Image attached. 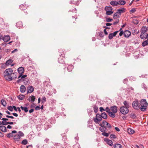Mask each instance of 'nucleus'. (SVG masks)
Returning <instances> with one entry per match:
<instances>
[{
    "instance_id": "nucleus-17",
    "label": "nucleus",
    "mask_w": 148,
    "mask_h": 148,
    "mask_svg": "<svg viewBox=\"0 0 148 148\" xmlns=\"http://www.w3.org/2000/svg\"><path fill=\"white\" fill-rule=\"evenodd\" d=\"M121 15L120 14L119 12L117 11L114 14L113 16V18H119Z\"/></svg>"
},
{
    "instance_id": "nucleus-21",
    "label": "nucleus",
    "mask_w": 148,
    "mask_h": 148,
    "mask_svg": "<svg viewBox=\"0 0 148 148\" xmlns=\"http://www.w3.org/2000/svg\"><path fill=\"white\" fill-rule=\"evenodd\" d=\"M126 9L124 8H122L118 9L117 11L121 15V13H123L125 12Z\"/></svg>"
},
{
    "instance_id": "nucleus-59",
    "label": "nucleus",
    "mask_w": 148,
    "mask_h": 148,
    "mask_svg": "<svg viewBox=\"0 0 148 148\" xmlns=\"http://www.w3.org/2000/svg\"><path fill=\"white\" fill-rule=\"evenodd\" d=\"M100 111L101 112H103L105 110V109L102 107H101L99 108Z\"/></svg>"
},
{
    "instance_id": "nucleus-18",
    "label": "nucleus",
    "mask_w": 148,
    "mask_h": 148,
    "mask_svg": "<svg viewBox=\"0 0 148 148\" xmlns=\"http://www.w3.org/2000/svg\"><path fill=\"white\" fill-rule=\"evenodd\" d=\"M99 130L101 132L103 133L104 132H106L107 130V129L106 128V127L105 126H101V127H99Z\"/></svg>"
},
{
    "instance_id": "nucleus-51",
    "label": "nucleus",
    "mask_w": 148,
    "mask_h": 148,
    "mask_svg": "<svg viewBox=\"0 0 148 148\" xmlns=\"http://www.w3.org/2000/svg\"><path fill=\"white\" fill-rule=\"evenodd\" d=\"M110 109L108 107H107L105 109V111L108 113L110 112Z\"/></svg>"
},
{
    "instance_id": "nucleus-7",
    "label": "nucleus",
    "mask_w": 148,
    "mask_h": 148,
    "mask_svg": "<svg viewBox=\"0 0 148 148\" xmlns=\"http://www.w3.org/2000/svg\"><path fill=\"white\" fill-rule=\"evenodd\" d=\"M105 10L106 11V14L107 15H110L112 14L113 12L112 11H110L109 10H112V8L111 7H106L105 8Z\"/></svg>"
},
{
    "instance_id": "nucleus-49",
    "label": "nucleus",
    "mask_w": 148,
    "mask_h": 148,
    "mask_svg": "<svg viewBox=\"0 0 148 148\" xmlns=\"http://www.w3.org/2000/svg\"><path fill=\"white\" fill-rule=\"evenodd\" d=\"M109 134L105 132H104L102 133V135L104 136L108 137L109 136Z\"/></svg>"
},
{
    "instance_id": "nucleus-36",
    "label": "nucleus",
    "mask_w": 148,
    "mask_h": 148,
    "mask_svg": "<svg viewBox=\"0 0 148 148\" xmlns=\"http://www.w3.org/2000/svg\"><path fill=\"white\" fill-rule=\"evenodd\" d=\"M115 113L113 112H110L108 113V114L112 118H114L115 116Z\"/></svg>"
},
{
    "instance_id": "nucleus-29",
    "label": "nucleus",
    "mask_w": 148,
    "mask_h": 148,
    "mask_svg": "<svg viewBox=\"0 0 148 148\" xmlns=\"http://www.w3.org/2000/svg\"><path fill=\"white\" fill-rule=\"evenodd\" d=\"M123 104L124 105V107L129 108H130V106L129 103L127 102L126 101H125L123 102Z\"/></svg>"
},
{
    "instance_id": "nucleus-4",
    "label": "nucleus",
    "mask_w": 148,
    "mask_h": 148,
    "mask_svg": "<svg viewBox=\"0 0 148 148\" xmlns=\"http://www.w3.org/2000/svg\"><path fill=\"white\" fill-rule=\"evenodd\" d=\"M140 104L137 99H136L133 101L132 103L133 108L136 110H138L140 108Z\"/></svg>"
},
{
    "instance_id": "nucleus-32",
    "label": "nucleus",
    "mask_w": 148,
    "mask_h": 148,
    "mask_svg": "<svg viewBox=\"0 0 148 148\" xmlns=\"http://www.w3.org/2000/svg\"><path fill=\"white\" fill-rule=\"evenodd\" d=\"M128 133L129 134H133L134 132V131L131 128H128L127 130Z\"/></svg>"
},
{
    "instance_id": "nucleus-12",
    "label": "nucleus",
    "mask_w": 148,
    "mask_h": 148,
    "mask_svg": "<svg viewBox=\"0 0 148 148\" xmlns=\"http://www.w3.org/2000/svg\"><path fill=\"white\" fill-rule=\"evenodd\" d=\"M10 39V37L9 35L4 36L3 37V40L5 42L9 41Z\"/></svg>"
},
{
    "instance_id": "nucleus-11",
    "label": "nucleus",
    "mask_w": 148,
    "mask_h": 148,
    "mask_svg": "<svg viewBox=\"0 0 148 148\" xmlns=\"http://www.w3.org/2000/svg\"><path fill=\"white\" fill-rule=\"evenodd\" d=\"M131 33L130 31L125 30L124 32V36L125 37L128 38L131 35Z\"/></svg>"
},
{
    "instance_id": "nucleus-26",
    "label": "nucleus",
    "mask_w": 148,
    "mask_h": 148,
    "mask_svg": "<svg viewBox=\"0 0 148 148\" xmlns=\"http://www.w3.org/2000/svg\"><path fill=\"white\" fill-rule=\"evenodd\" d=\"M59 53L60 56H63L64 55L63 50L62 49H59Z\"/></svg>"
},
{
    "instance_id": "nucleus-40",
    "label": "nucleus",
    "mask_w": 148,
    "mask_h": 148,
    "mask_svg": "<svg viewBox=\"0 0 148 148\" xmlns=\"http://www.w3.org/2000/svg\"><path fill=\"white\" fill-rule=\"evenodd\" d=\"M130 117L133 119H135L136 117V116L135 114L131 113L130 115Z\"/></svg>"
},
{
    "instance_id": "nucleus-43",
    "label": "nucleus",
    "mask_w": 148,
    "mask_h": 148,
    "mask_svg": "<svg viewBox=\"0 0 148 148\" xmlns=\"http://www.w3.org/2000/svg\"><path fill=\"white\" fill-rule=\"evenodd\" d=\"M27 143V140L26 139H24L21 142V144L23 145H26Z\"/></svg>"
},
{
    "instance_id": "nucleus-19",
    "label": "nucleus",
    "mask_w": 148,
    "mask_h": 148,
    "mask_svg": "<svg viewBox=\"0 0 148 148\" xmlns=\"http://www.w3.org/2000/svg\"><path fill=\"white\" fill-rule=\"evenodd\" d=\"M26 89L25 86L23 85H22L20 87V91L22 93H23L25 91Z\"/></svg>"
},
{
    "instance_id": "nucleus-50",
    "label": "nucleus",
    "mask_w": 148,
    "mask_h": 148,
    "mask_svg": "<svg viewBox=\"0 0 148 148\" xmlns=\"http://www.w3.org/2000/svg\"><path fill=\"white\" fill-rule=\"evenodd\" d=\"M13 136V135L12 133H8L7 135V137L8 138H10Z\"/></svg>"
},
{
    "instance_id": "nucleus-41",
    "label": "nucleus",
    "mask_w": 148,
    "mask_h": 148,
    "mask_svg": "<svg viewBox=\"0 0 148 148\" xmlns=\"http://www.w3.org/2000/svg\"><path fill=\"white\" fill-rule=\"evenodd\" d=\"M18 135L20 136V138L21 137L23 136L24 135L23 132L20 131L18 132Z\"/></svg>"
},
{
    "instance_id": "nucleus-2",
    "label": "nucleus",
    "mask_w": 148,
    "mask_h": 148,
    "mask_svg": "<svg viewBox=\"0 0 148 148\" xmlns=\"http://www.w3.org/2000/svg\"><path fill=\"white\" fill-rule=\"evenodd\" d=\"M141 34L140 37L142 39L148 40V26H143L141 29Z\"/></svg>"
},
{
    "instance_id": "nucleus-10",
    "label": "nucleus",
    "mask_w": 148,
    "mask_h": 148,
    "mask_svg": "<svg viewBox=\"0 0 148 148\" xmlns=\"http://www.w3.org/2000/svg\"><path fill=\"white\" fill-rule=\"evenodd\" d=\"M36 99L34 95H32L29 97L27 100L29 102L31 103H33Z\"/></svg>"
},
{
    "instance_id": "nucleus-64",
    "label": "nucleus",
    "mask_w": 148,
    "mask_h": 148,
    "mask_svg": "<svg viewBox=\"0 0 148 148\" xmlns=\"http://www.w3.org/2000/svg\"><path fill=\"white\" fill-rule=\"evenodd\" d=\"M40 107L39 106H36L35 108V109L36 110H40Z\"/></svg>"
},
{
    "instance_id": "nucleus-5",
    "label": "nucleus",
    "mask_w": 148,
    "mask_h": 148,
    "mask_svg": "<svg viewBox=\"0 0 148 148\" xmlns=\"http://www.w3.org/2000/svg\"><path fill=\"white\" fill-rule=\"evenodd\" d=\"M93 119L94 121L96 124H99V123L102 120L101 114H97L96 117H93Z\"/></svg>"
},
{
    "instance_id": "nucleus-56",
    "label": "nucleus",
    "mask_w": 148,
    "mask_h": 148,
    "mask_svg": "<svg viewBox=\"0 0 148 148\" xmlns=\"http://www.w3.org/2000/svg\"><path fill=\"white\" fill-rule=\"evenodd\" d=\"M136 11V10L134 8H132L130 11V13H133Z\"/></svg>"
},
{
    "instance_id": "nucleus-20",
    "label": "nucleus",
    "mask_w": 148,
    "mask_h": 148,
    "mask_svg": "<svg viewBox=\"0 0 148 148\" xmlns=\"http://www.w3.org/2000/svg\"><path fill=\"white\" fill-rule=\"evenodd\" d=\"M16 26L18 28H21L23 26L22 22L21 21H18L16 23Z\"/></svg>"
},
{
    "instance_id": "nucleus-9",
    "label": "nucleus",
    "mask_w": 148,
    "mask_h": 148,
    "mask_svg": "<svg viewBox=\"0 0 148 148\" xmlns=\"http://www.w3.org/2000/svg\"><path fill=\"white\" fill-rule=\"evenodd\" d=\"M65 58L63 56H60V57L58 58V62L61 64H63L65 62Z\"/></svg>"
},
{
    "instance_id": "nucleus-45",
    "label": "nucleus",
    "mask_w": 148,
    "mask_h": 148,
    "mask_svg": "<svg viewBox=\"0 0 148 148\" xmlns=\"http://www.w3.org/2000/svg\"><path fill=\"white\" fill-rule=\"evenodd\" d=\"M46 99L45 97L43 96L42 98L41 102L42 103H44L46 101Z\"/></svg>"
},
{
    "instance_id": "nucleus-31",
    "label": "nucleus",
    "mask_w": 148,
    "mask_h": 148,
    "mask_svg": "<svg viewBox=\"0 0 148 148\" xmlns=\"http://www.w3.org/2000/svg\"><path fill=\"white\" fill-rule=\"evenodd\" d=\"M20 100H22L25 97V95H20L17 97Z\"/></svg>"
},
{
    "instance_id": "nucleus-3",
    "label": "nucleus",
    "mask_w": 148,
    "mask_h": 148,
    "mask_svg": "<svg viewBox=\"0 0 148 148\" xmlns=\"http://www.w3.org/2000/svg\"><path fill=\"white\" fill-rule=\"evenodd\" d=\"M140 105L141 106L140 110L142 111H145L147 109L148 103L146 99H142L140 101Z\"/></svg>"
},
{
    "instance_id": "nucleus-39",
    "label": "nucleus",
    "mask_w": 148,
    "mask_h": 148,
    "mask_svg": "<svg viewBox=\"0 0 148 148\" xmlns=\"http://www.w3.org/2000/svg\"><path fill=\"white\" fill-rule=\"evenodd\" d=\"M37 73L36 71H34L31 74V76L33 77H36L37 76Z\"/></svg>"
},
{
    "instance_id": "nucleus-63",
    "label": "nucleus",
    "mask_w": 148,
    "mask_h": 148,
    "mask_svg": "<svg viewBox=\"0 0 148 148\" xmlns=\"http://www.w3.org/2000/svg\"><path fill=\"white\" fill-rule=\"evenodd\" d=\"M119 22V21L118 20L117 21H116L114 22L113 23V25H115L116 24H117Z\"/></svg>"
},
{
    "instance_id": "nucleus-22",
    "label": "nucleus",
    "mask_w": 148,
    "mask_h": 148,
    "mask_svg": "<svg viewBox=\"0 0 148 148\" xmlns=\"http://www.w3.org/2000/svg\"><path fill=\"white\" fill-rule=\"evenodd\" d=\"M0 130L1 131L4 132H6L7 130L6 127L3 125L0 126Z\"/></svg>"
},
{
    "instance_id": "nucleus-13",
    "label": "nucleus",
    "mask_w": 148,
    "mask_h": 148,
    "mask_svg": "<svg viewBox=\"0 0 148 148\" xmlns=\"http://www.w3.org/2000/svg\"><path fill=\"white\" fill-rule=\"evenodd\" d=\"M110 110L112 112L116 113L117 112V107L115 106H114L110 107Z\"/></svg>"
},
{
    "instance_id": "nucleus-16",
    "label": "nucleus",
    "mask_w": 148,
    "mask_h": 148,
    "mask_svg": "<svg viewBox=\"0 0 148 148\" xmlns=\"http://www.w3.org/2000/svg\"><path fill=\"white\" fill-rule=\"evenodd\" d=\"M81 0H78V1H76L75 2V3H72L73 2H74V0H71L70 1L69 3L71 4H74L78 6L79 4V3L81 2Z\"/></svg>"
},
{
    "instance_id": "nucleus-52",
    "label": "nucleus",
    "mask_w": 148,
    "mask_h": 148,
    "mask_svg": "<svg viewBox=\"0 0 148 148\" xmlns=\"http://www.w3.org/2000/svg\"><path fill=\"white\" fill-rule=\"evenodd\" d=\"M1 124L3 125H8V122L3 121L1 122Z\"/></svg>"
},
{
    "instance_id": "nucleus-30",
    "label": "nucleus",
    "mask_w": 148,
    "mask_h": 148,
    "mask_svg": "<svg viewBox=\"0 0 148 148\" xmlns=\"http://www.w3.org/2000/svg\"><path fill=\"white\" fill-rule=\"evenodd\" d=\"M19 8L22 10H25L26 8L25 4H21L19 6Z\"/></svg>"
},
{
    "instance_id": "nucleus-57",
    "label": "nucleus",
    "mask_w": 148,
    "mask_h": 148,
    "mask_svg": "<svg viewBox=\"0 0 148 148\" xmlns=\"http://www.w3.org/2000/svg\"><path fill=\"white\" fill-rule=\"evenodd\" d=\"M107 122L106 121H103L102 122V124L103 126H105V125H106Z\"/></svg>"
},
{
    "instance_id": "nucleus-47",
    "label": "nucleus",
    "mask_w": 148,
    "mask_h": 148,
    "mask_svg": "<svg viewBox=\"0 0 148 148\" xmlns=\"http://www.w3.org/2000/svg\"><path fill=\"white\" fill-rule=\"evenodd\" d=\"M133 23L134 24L137 25L138 23V21L136 19H134L133 20Z\"/></svg>"
},
{
    "instance_id": "nucleus-44",
    "label": "nucleus",
    "mask_w": 148,
    "mask_h": 148,
    "mask_svg": "<svg viewBox=\"0 0 148 148\" xmlns=\"http://www.w3.org/2000/svg\"><path fill=\"white\" fill-rule=\"evenodd\" d=\"M27 75H22V74H20L18 78H20L21 77V79H24L27 77Z\"/></svg>"
},
{
    "instance_id": "nucleus-54",
    "label": "nucleus",
    "mask_w": 148,
    "mask_h": 148,
    "mask_svg": "<svg viewBox=\"0 0 148 148\" xmlns=\"http://www.w3.org/2000/svg\"><path fill=\"white\" fill-rule=\"evenodd\" d=\"M113 19H112L110 18H108L106 19V21L107 22H110Z\"/></svg>"
},
{
    "instance_id": "nucleus-61",
    "label": "nucleus",
    "mask_w": 148,
    "mask_h": 148,
    "mask_svg": "<svg viewBox=\"0 0 148 148\" xmlns=\"http://www.w3.org/2000/svg\"><path fill=\"white\" fill-rule=\"evenodd\" d=\"M106 125L109 128H111V126L110 124L108 123V122L107 123Z\"/></svg>"
},
{
    "instance_id": "nucleus-34",
    "label": "nucleus",
    "mask_w": 148,
    "mask_h": 148,
    "mask_svg": "<svg viewBox=\"0 0 148 148\" xmlns=\"http://www.w3.org/2000/svg\"><path fill=\"white\" fill-rule=\"evenodd\" d=\"M76 9L75 8H74V9L71 10H70L69 11V14H71L72 13H76Z\"/></svg>"
},
{
    "instance_id": "nucleus-62",
    "label": "nucleus",
    "mask_w": 148,
    "mask_h": 148,
    "mask_svg": "<svg viewBox=\"0 0 148 148\" xmlns=\"http://www.w3.org/2000/svg\"><path fill=\"white\" fill-rule=\"evenodd\" d=\"M35 106V104L34 103H32L30 106L31 108H34Z\"/></svg>"
},
{
    "instance_id": "nucleus-53",
    "label": "nucleus",
    "mask_w": 148,
    "mask_h": 148,
    "mask_svg": "<svg viewBox=\"0 0 148 148\" xmlns=\"http://www.w3.org/2000/svg\"><path fill=\"white\" fill-rule=\"evenodd\" d=\"M7 108L10 111H13V107L11 106H8Z\"/></svg>"
},
{
    "instance_id": "nucleus-23",
    "label": "nucleus",
    "mask_w": 148,
    "mask_h": 148,
    "mask_svg": "<svg viewBox=\"0 0 148 148\" xmlns=\"http://www.w3.org/2000/svg\"><path fill=\"white\" fill-rule=\"evenodd\" d=\"M110 4L113 6H117L119 5L117 1H112L110 2Z\"/></svg>"
},
{
    "instance_id": "nucleus-33",
    "label": "nucleus",
    "mask_w": 148,
    "mask_h": 148,
    "mask_svg": "<svg viewBox=\"0 0 148 148\" xmlns=\"http://www.w3.org/2000/svg\"><path fill=\"white\" fill-rule=\"evenodd\" d=\"M114 148H122V145L119 144H116L114 145Z\"/></svg>"
},
{
    "instance_id": "nucleus-46",
    "label": "nucleus",
    "mask_w": 148,
    "mask_h": 148,
    "mask_svg": "<svg viewBox=\"0 0 148 148\" xmlns=\"http://www.w3.org/2000/svg\"><path fill=\"white\" fill-rule=\"evenodd\" d=\"M113 34H112V33H111L108 36V38L110 39H112L113 37L114 36H113Z\"/></svg>"
},
{
    "instance_id": "nucleus-42",
    "label": "nucleus",
    "mask_w": 148,
    "mask_h": 148,
    "mask_svg": "<svg viewBox=\"0 0 148 148\" xmlns=\"http://www.w3.org/2000/svg\"><path fill=\"white\" fill-rule=\"evenodd\" d=\"M94 111L95 113H97L98 111V108L96 106H94L93 107Z\"/></svg>"
},
{
    "instance_id": "nucleus-8",
    "label": "nucleus",
    "mask_w": 148,
    "mask_h": 148,
    "mask_svg": "<svg viewBox=\"0 0 148 148\" xmlns=\"http://www.w3.org/2000/svg\"><path fill=\"white\" fill-rule=\"evenodd\" d=\"M27 94L31 93L33 92L34 90V88L32 86H29L27 88Z\"/></svg>"
},
{
    "instance_id": "nucleus-48",
    "label": "nucleus",
    "mask_w": 148,
    "mask_h": 148,
    "mask_svg": "<svg viewBox=\"0 0 148 148\" xmlns=\"http://www.w3.org/2000/svg\"><path fill=\"white\" fill-rule=\"evenodd\" d=\"M110 138L112 139L115 138L116 137V136L114 134H111L110 135Z\"/></svg>"
},
{
    "instance_id": "nucleus-14",
    "label": "nucleus",
    "mask_w": 148,
    "mask_h": 148,
    "mask_svg": "<svg viewBox=\"0 0 148 148\" xmlns=\"http://www.w3.org/2000/svg\"><path fill=\"white\" fill-rule=\"evenodd\" d=\"M13 139L15 141H19L20 138L18 134L13 135Z\"/></svg>"
},
{
    "instance_id": "nucleus-1",
    "label": "nucleus",
    "mask_w": 148,
    "mask_h": 148,
    "mask_svg": "<svg viewBox=\"0 0 148 148\" xmlns=\"http://www.w3.org/2000/svg\"><path fill=\"white\" fill-rule=\"evenodd\" d=\"M5 79L9 81H11L13 79V78H16V75L13 73L12 69L11 68L6 69L3 73Z\"/></svg>"
},
{
    "instance_id": "nucleus-38",
    "label": "nucleus",
    "mask_w": 148,
    "mask_h": 148,
    "mask_svg": "<svg viewBox=\"0 0 148 148\" xmlns=\"http://www.w3.org/2000/svg\"><path fill=\"white\" fill-rule=\"evenodd\" d=\"M1 104L4 106H5L6 104V102L5 100L2 99L1 101Z\"/></svg>"
},
{
    "instance_id": "nucleus-37",
    "label": "nucleus",
    "mask_w": 148,
    "mask_h": 148,
    "mask_svg": "<svg viewBox=\"0 0 148 148\" xmlns=\"http://www.w3.org/2000/svg\"><path fill=\"white\" fill-rule=\"evenodd\" d=\"M13 62V61L12 60L9 59L6 61L5 64L7 65H10Z\"/></svg>"
},
{
    "instance_id": "nucleus-25",
    "label": "nucleus",
    "mask_w": 148,
    "mask_h": 148,
    "mask_svg": "<svg viewBox=\"0 0 148 148\" xmlns=\"http://www.w3.org/2000/svg\"><path fill=\"white\" fill-rule=\"evenodd\" d=\"M118 3H119V5H125L126 3V2L125 1H124L123 0H120L117 1Z\"/></svg>"
},
{
    "instance_id": "nucleus-60",
    "label": "nucleus",
    "mask_w": 148,
    "mask_h": 148,
    "mask_svg": "<svg viewBox=\"0 0 148 148\" xmlns=\"http://www.w3.org/2000/svg\"><path fill=\"white\" fill-rule=\"evenodd\" d=\"M119 32V31H116L113 33H112V34H113V36H116V35L117 34L118 32Z\"/></svg>"
},
{
    "instance_id": "nucleus-15",
    "label": "nucleus",
    "mask_w": 148,
    "mask_h": 148,
    "mask_svg": "<svg viewBox=\"0 0 148 148\" xmlns=\"http://www.w3.org/2000/svg\"><path fill=\"white\" fill-rule=\"evenodd\" d=\"M18 71L20 75L22 74L24 71V68L23 67H21L18 69Z\"/></svg>"
},
{
    "instance_id": "nucleus-35",
    "label": "nucleus",
    "mask_w": 148,
    "mask_h": 148,
    "mask_svg": "<svg viewBox=\"0 0 148 148\" xmlns=\"http://www.w3.org/2000/svg\"><path fill=\"white\" fill-rule=\"evenodd\" d=\"M148 45V40L144 41L142 43V45L143 47H145Z\"/></svg>"
},
{
    "instance_id": "nucleus-27",
    "label": "nucleus",
    "mask_w": 148,
    "mask_h": 148,
    "mask_svg": "<svg viewBox=\"0 0 148 148\" xmlns=\"http://www.w3.org/2000/svg\"><path fill=\"white\" fill-rule=\"evenodd\" d=\"M73 68V66L72 65H69L67 67V69L68 71L69 72H71L72 71Z\"/></svg>"
},
{
    "instance_id": "nucleus-58",
    "label": "nucleus",
    "mask_w": 148,
    "mask_h": 148,
    "mask_svg": "<svg viewBox=\"0 0 148 148\" xmlns=\"http://www.w3.org/2000/svg\"><path fill=\"white\" fill-rule=\"evenodd\" d=\"M123 34L124 35V32H123L122 30L121 31L119 34V36H121Z\"/></svg>"
},
{
    "instance_id": "nucleus-28",
    "label": "nucleus",
    "mask_w": 148,
    "mask_h": 148,
    "mask_svg": "<svg viewBox=\"0 0 148 148\" xmlns=\"http://www.w3.org/2000/svg\"><path fill=\"white\" fill-rule=\"evenodd\" d=\"M106 142H107V143L110 146H112L113 144V142L111 140L107 139L106 140Z\"/></svg>"
},
{
    "instance_id": "nucleus-6",
    "label": "nucleus",
    "mask_w": 148,
    "mask_h": 148,
    "mask_svg": "<svg viewBox=\"0 0 148 148\" xmlns=\"http://www.w3.org/2000/svg\"><path fill=\"white\" fill-rule=\"evenodd\" d=\"M120 111L122 114H126L129 112V108L124 106H122L120 108Z\"/></svg>"
},
{
    "instance_id": "nucleus-55",
    "label": "nucleus",
    "mask_w": 148,
    "mask_h": 148,
    "mask_svg": "<svg viewBox=\"0 0 148 148\" xmlns=\"http://www.w3.org/2000/svg\"><path fill=\"white\" fill-rule=\"evenodd\" d=\"M99 36L101 37H103V33L102 32H101L99 34Z\"/></svg>"
},
{
    "instance_id": "nucleus-24",
    "label": "nucleus",
    "mask_w": 148,
    "mask_h": 148,
    "mask_svg": "<svg viewBox=\"0 0 148 148\" xmlns=\"http://www.w3.org/2000/svg\"><path fill=\"white\" fill-rule=\"evenodd\" d=\"M101 118H103L104 119H107V116L105 112H103L101 114Z\"/></svg>"
}]
</instances>
